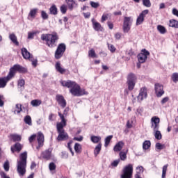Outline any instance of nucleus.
Returning <instances> with one entry per match:
<instances>
[{
  "instance_id": "1",
  "label": "nucleus",
  "mask_w": 178,
  "mask_h": 178,
  "mask_svg": "<svg viewBox=\"0 0 178 178\" xmlns=\"http://www.w3.org/2000/svg\"><path fill=\"white\" fill-rule=\"evenodd\" d=\"M60 84L63 87L70 88V92L74 97H81L83 95H88V92L84 89L81 88L80 86L74 81H61Z\"/></svg>"
},
{
  "instance_id": "2",
  "label": "nucleus",
  "mask_w": 178,
  "mask_h": 178,
  "mask_svg": "<svg viewBox=\"0 0 178 178\" xmlns=\"http://www.w3.org/2000/svg\"><path fill=\"white\" fill-rule=\"evenodd\" d=\"M22 70H23V67L19 65H15L11 67L7 76L0 78V88H5L6 84H8V81L12 80V79L15 77L16 72H22Z\"/></svg>"
},
{
  "instance_id": "3",
  "label": "nucleus",
  "mask_w": 178,
  "mask_h": 178,
  "mask_svg": "<svg viewBox=\"0 0 178 178\" xmlns=\"http://www.w3.org/2000/svg\"><path fill=\"white\" fill-rule=\"evenodd\" d=\"M27 167V152L21 154L19 160L17 161V172L19 176L26 175V168Z\"/></svg>"
},
{
  "instance_id": "4",
  "label": "nucleus",
  "mask_w": 178,
  "mask_h": 178,
  "mask_svg": "<svg viewBox=\"0 0 178 178\" xmlns=\"http://www.w3.org/2000/svg\"><path fill=\"white\" fill-rule=\"evenodd\" d=\"M59 39L58 34L56 33L52 34H42L41 40L45 41L46 44L49 47V48H54L56 47V41Z\"/></svg>"
},
{
  "instance_id": "5",
  "label": "nucleus",
  "mask_w": 178,
  "mask_h": 178,
  "mask_svg": "<svg viewBox=\"0 0 178 178\" xmlns=\"http://www.w3.org/2000/svg\"><path fill=\"white\" fill-rule=\"evenodd\" d=\"M66 126L65 122L63 123H57V131L58 133V136L57 137L58 141H65V140H67L69 138V135L67 133L65 132V129L63 127Z\"/></svg>"
},
{
  "instance_id": "6",
  "label": "nucleus",
  "mask_w": 178,
  "mask_h": 178,
  "mask_svg": "<svg viewBox=\"0 0 178 178\" xmlns=\"http://www.w3.org/2000/svg\"><path fill=\"white\" fill-rule=\"evenodd\" d=\"M136 83H137V76L133 73H129L127 78V84L129 91H133V90H134Z\"/></svg>"
},
{
  "instance_id": "7",
  "label": "nucleus",
  "mask_w": 178,
  "mask_h": 178,
  "mask_svg": "<svg viewBox=\"0 0 178 178\" xmlns=\"http://www.w3.org/2000/svg\"><path fill=\"white\" fill-rule=\"evenodd\" d=\"M133 24V17H124L122 25V30L124 33H129L130 29H131V25Z\"/></svg>"
},
{
  "instance_id": "8",
  "label": "nucleus",
  "mask_w": 178,
  "mask_h": 178,
  "mask_svg": "<svg viewBox=\"0 0 178 178\" xmlns=\"http://www.w3.org/2000/svg\"><path fill=\"white\" fill-rule=\"evenodd\" d=\"M122 172L123 174L121 175V178H131L133 176V165H127L123 168Z\"/></svg>"
},
{
  "instance_id": "9",
  "label": "nucleus",
  "mask_w": 178,
  "mask_h": 178,
  "mask_svg": "<svg viewBox=\"0 0 178 178\" xmlns=\"http://www.w3.org/2000/svg\"><path fill=\"white\" fill-rule=\"evenodd\" d=\"M66 51V45L63 43L58 44L57 49L55 52V58L56 59H60L62 56H63V54Z\"/></svg>"
},
{
  "instance_id": "10",
  "label": "nucleus",
  "mask_w": 178,
  "mask_h": 178,
  "mask_svg": "<svg viewBox=\"0 0 178 178\" xmlns=\"http://www.w3.org/2000/svg\"><path fill=\"white\" fill-rule=\"evenodd\" d=\"M149 55V51H147L145 49H142L141 53L138 55V60L139 63H145Z\"/></svg>"
},
{
  "instance_id": "11",
  "label": "nucleus",
  "mask_w": 178,
  "mask_h": 178,
  "mask_svg": "<svg viewBox=\"0 0 178 178\" xmlns=\"http://www.w3.org/2000/svg\"><path fill=\"white\" fill-rule=\"evenodd\" d=\"M149 11L148 10H144L138 16L136 19V26H140L144 23V19Z\"/></svg>"
},
{
  "instance_id": "12",
  "label": "nucleus",
  "mask_w": 178,
  "mask_h": 178,
  "mask_svg": "<svg viewBox=\"0 0 178 178\" xmlns=\"http://www.w3.org/2000/svg\"><path fill=\"white\" fill-rule=\"evenodd\" d=\"M147 95L148 94H147V90L146 88L143 87L140 88L139 91V95L137 97L138 102H141L142 101H144V99L147 98Z\"/></svg>"
},
{
  "instance_id": "13",
  "label": "nucleus",
  "mask_w": 178,
  "mask_h": 178,
  "mask_svg": "<svg viewBox=\"0 0 178 178\" xmlns=\"http://www.w3.org/2000/svg\"><path fill=\"white\" fill-rule=\"evenodd\" d=\"M160 122H161V120L159 119V118L156 116L152 117L151 118L152 129H153V130H159Z\"/></svg>"
},
{
  "instance_id": "14",
  "label": "nucleus",
  "mask_w": 178,
  "mask_h": 178,
  "mask_svg": "<svg viewBox=\"0 0 178 178\" xmlns=\"http://www.w3.org/2000/svg\"><path fill=\"white\" fill-rule=\"evenodd\" d=\"M155 92L156 97H162L163 94H165V91H163V86L159 84V83H156L155 84Z\"/></svg>"
},
{
  "instance_id": "15",
  "label": "nucleus",
  "mask_w": 178,
  "mask_h": 178,
  "mask_svg": "<svg viewBox=\"0 0 178 178\" xmlns=\"http://www.w3.org/2000/svg\"><path fill=\"white\" fill-rule=\"evenodd\" d=\"M56 100L57 101L58 105L61 106V108H66V100L62 95H57L56 96Z\"/></svg>"
},
{
  "instance_id": "16",
  "label": "nucleus",
  "mask_w": 178,
  "mask_h": 178,
  "mask_svg": "<svg viewBox=\"0 0 178 178\" xmlns=\"http://www.w3.org/2000/svg\"><path fill=\"white\" fill-rule=\"evenodd\" d=\"M37 140L38 143V146H37L36 148L37 149H40V147L44 145V134H42V133L41 132L38 133Z\"/></svg>"
},
{
  "instance_id": "17",
  "label": "nucleus",
  "mask_w": 178,
  "mask_h": 178,
  "mask_svg": "<svg viewBox=\"0 0 178 178\" xmlns=\"http://www.w3.org/2000/svg\"><path fill=\"white\" fill-rule=\"evenodd\" d=\"M92 23L93 25V29L95 31H102L103 29L99 22H95V19H92Z\"/></svg>"
},
{
  "instance_id": "18",
  "label": "nucleus",
  "mask_w": 178,
  "mask_h": 178,
  "mask_svg": "<svg viewBox=\"0 0 178 178\" xmlns=\"http://www.w3.org/2000/svg\"><path fill=\"white\" fill-rule=\"evenodd\" d=\"M38 13V8H33L30 10L28 15V19L31 20V19H35L37 13Z\"/></svg>"
},
{
  "instance_id": "19",
  "label": "nucleus",
  "mask_w": 178,
  "mask_h": 178,
  "mask_svg": "<svg viewBox=\"0 0 178 178\" xmlns=\"http://www.w3.org/2000/svg\"><path fill=\"white\" fill-rule=\"evenodd\" d=\"M55 69L56 72H58L60 74H63L66 72V69L62 67V65H60V63L59 62L56 63Z\"/></svg>"
},
{
  "instance_id": "20",
  "label": "nucleus",
  "mask_w": 178,
  "mask_h": 178,
  "mask_svg": "<svg viewBox=\"0 0 178 178\" xmlns=\"http://www.w3.org/2000/svg\"><path fill=\"white\" fill-rule=\"evenodd\" d=\"M67 112H69V108H65L64 110L63 114H61L60 112H58V116H60V118L61 119V122H57V123H63L65 122L66 124V119H65V118L67 116Z\"/></svg>"
},
{
  "instance_id": "21",
  "label": "nucleus",
  "mask_w": 178,
  "mask_h": 178,
  "mask_svg": "<svg viewBox=\"0 0 178 178\" xmlns=\"http://www.w3.org/2000/svg\"><path fill=\"white\" fill-rule=\"evenodd\" d=\"M124 146V143L122 141H120L115 145L113 150L115 152H119V151H122Z\"/></svg>"
},
{
  "instance_id": "22",
  "label": "nucleus",
  "mask_w": 178,
  "mask_h": 178,
  "mask_svg": "<svg viewBox=\"0 0 178 178\" xmlns=\"http://www.w3.org/2000/svg\"><path fill=\"white\" fill-rule=\"evenodd\" d=\"M22 55L24 59H30L31 58V54H30V52L26 48L22 49Z\"/></svg>"
},
{
  "instance_id": "23",
  "label": "nucleus",
  "mask_w": 178,
  "mask_h": 178,
  "mask_svg": "<svg viewBox=\"0 0 178 178\" xmlns=\"http://www.w3.org/2000/svg\"><path fill=\"white\" fill-rule=\"evenodd\" d=\"M11 151L13 154L15 152V151H17L18 152H20L22 151V144L17 143L15 145L11 147Z\"/></svg>"
},
{
  "instance_id": "24",
  "label": "nucleus",
  "mask_w": 178,
  "mask_h": 178,
  "mask_svg": "<svg viewBox=\"0 0 178 178\" xmlns=\"http://www.w3.org/2000/svg\"><path fill=\"white\" fill-rule=\"evenodd\" d=\"M9 38L13 42V44H15V45H19V42L17 41V37H16V35L14 33H10L9 35Z\"/></svg>"
},
{
  "instance_id": "25",
  "label": "nucleus",
  "mask_w": 178,
  "mask_h": 178,
  "mask_svg": "<svg viewBox=\"0 0 178 178\" xmlns=\"http://www.w3.org/2000/svg\"><path fill=\"white\" fill-rule=\"evenodd\" d=\"M90 140L92 141V143H93L94 144H99V143H101V136H92L90 137Z\"/></svg>"
},
{
  "instance_id": "26",
  "label": "nucleus",
  "mask_w": 178,
  "mask_h": 178,
  "mask_svg": "<svg viewBox=\"0 0 178 178\" xmlns=\"http://www.w3.org/2000/svg\"><path fill=\"white\" fill-rule=\"evenodd\" d=\"M42 104V102L40 99H33L31 102V105L33 107L36 108L37 106H40Z\"/></svg>"
},
{
  "instance_id": "27",
  "label": "nucleus",
  "mask_w": 178,
  "mask_h": 178,
  "mask_svg": "<svg viewBox=\"0 0 178 178\" xmlns=\"http://www.w3.org/2000/svg\"><path fill=\"white\" fill-rule=\"evenodd\" d=\"M102 148V144H101V143H99L95 148L94 150V154L95 156H97L98 155V154H99V152H101V149Z\"/></svg>"
},
{
  "instance_id": "28",
  "label": "nucleus",
  "mask_w": 178,
  "mask_h": 178,
  "mask_svg": "<svg viewBox=\"0 0 178 178\" xmlns=\"http://www.w3.org/2000/svg\"><path fill=\"white\" fill-rule=\"evenodd\" d=\"M49 13L50 15H58V8H56V6H51V7L49 8Z\"/></svg>"
},
{
  "instance_id": "29",
  "label": "nucleus",
  "mask_w": 178,
  "mask_h": 178,
  "mask_svg": "<svg viewBox=\"0 0 178 178\" xmlns=\"http://www.w3.org/2000/svg\"><path fill=\"white\" fill-rule=\"evenodd\" d=\"M143 113H144V109H143V108H137L135 112V115L137 118H140L143 116Z\"/></svg>"
},
{
  "instance_id": "30",
  "label": "nucleus",
  "mask_w": 178,
  "mask_h": 178,
  "mask_svg": "<svg viewBox=\"0 0 178 178\" xmlns=\"http://www.w3.org/2000/svg\"><path fill=\"white\" fill-rule=\"evenodd\" d=\"M22 111H23V109L22 108V104H17L15 106V110L13 111L15 115H17L20 113V112H22Z\"/></svg>"
},
{
  "instance_id": "31",
  "label": "nucleus",
  "mask_w": 178,
  "mask_h": 178,
  "mask_svg": "<svg viewBox=\"0 0 178 178\" xmlns=\"http://www.w3.org/2000/svg\"><path fill=\"white\" fill-rule=\"evenodd\" d=\"M153 131H154V137L156 140H162V134L158 131V129L153 130Z\"/></svg>"
},
{
  "instance_id": "32",
  "label": "nucleus",
  "mask_w": 178,
  "mask_h": 178,
  "mask_svg": "<svg viewBox=\"0 0 178 178\" xmlns=\"http://www.w3.org/2000/svg\"><path fill=\"white\" fill-rule=\"evenodd\" d=\"M42 156L44 159H49L51 158V152L49 150H46L42 153Z\"/></svg>"
},
{
  "instance_id": "33",
  "label": "nucleus",
  "mask_w": 178,
  "mask_h": 178,
  "mask_svg": "<svg viewBox=\"0 0 178 178\" xmlns=\"http://www.w3.org/2000/svg\"><path fill=\"white\" fill-rule=\"evenodd\" d=\"M169 26L170 27H174L175 29H178V21L175 19L170 20Z\"/></svg>"
},
{
  "instance_id": "34",
  "label": "nucleus",
  "mask_w": 178,
  "mask_h": 178,
  "mask_svg": "<svg viewBox=\"0 0 178 178\" xmlns=\"http://www.w3.org/2000/svg\"><path fill=\"white\" fill-rule=\"evenodd\" d=\"M10 137L13 141H21L22 140V136L17 134H11Z\"/></svg>"
},
{
  "instance_id": "35",
  "label": "nucleus",
  "mask_w": 178,
  "mask_h": 178,
  "mask_svg": "<svg viewBox=\"0 0 178 178\" xmlns=\"http://www.w3.org/2000/svg\"><path fill=\"white\" fill-rule=\"evenodd\" d=\"M157 30L160 32V34H165L166 33V28L162 25L157 26Z\"/></svg>"
},
{
  "instance_id": "36",
  "label": "nucleus",
  "mask_w": 178,
  "mask_h": 178,
  "mask_svg": "<svg viewBox=\"0 0 178 178\" xmlns=\"http://www.w3.org/2000/svg\"><path fill=\"white\" fill-rule=\"evenodd\" d=\"M127 151L128 150L120 152V158L121 161H126V159H127Z\"/></svg>"
},
{
  "instance_id": "37",
  "label": "nucleus",
  "mask_w": 178,
  "mask_h": 178,
  "mask_svg": "<svg viewBox=\"0 0 178 178\" xmlns=\"http://www.w3.org/2000/svg\"><path fill=\"white\" fill-rule=\"evenodd\" d=\"M74 151H75V152H76V154H81V145H80L79 143H75Z\"/></svg>"
},
{
  "instance_id": "38",
  "label": "nucleus",
  "mask_w": 178,
  "mask_h": 178,
  "mask_svg": "<svg viewBox=\"0 0 178 178\" xmlns=\"http://www.w3.org/2000/svg\"><path fill=\"white\" fill-rule=\"evenodd\" d=\"M151 147V141L149 140H145L143 144V149H148Z\"/></svg>"
},
{
  "instance_id": "39",
  "label": "nucleus",
  "mask_w": 178,
  "mask_h": 178,
  "mask_svg": "<svg viewBox=\"0 0 178 178\" xmlns=\"http://www.w3.org/2000/svg\"><path fill=\"white\" fill-rule=\"evenodd\" d=\"M112 138H113V136H112V135H110L105 138L104 147H108V145H109V143H111V140H112Z\"/></svg>"
},
{
  "instance_id": "40",
  "label": "nucleus",
  "mask_w": 178,
  "mask_h": 178,
  "mask_svg": "<svg viewBox=\"0 0 178 178\" xmlns=\"http://www.w3.org/2000/svg\"><path fill=\"white\" fill-rule=\"evenodd\" d=\"M107 45L108 50L110 51V52H111V54H115V52H116V47H115V45L109 43H108Z\"/></svg>"
},
{
  "instance_id": "41",
  "label": "nucleus",
  "mask_w": 178,
  "mask_h": 178,
  "mask_svg": "<svg viewBox=\"0 0 178 178\" xmlns=\"http://www.w3.org/2000/svg\"><path fill=\"white\" fill-rule=\"evenodd\" d=\"M168 166H169V165L166 164L163 167L161 178H166V172H168Z\"/></svg>"
},
{
  "instance_id": "42",
  "label": "nucleus",
  "mask_w": 178,
  "mask_h": 178,
  "mask_svg": "<svg viewBox=\"0 0 178 178\" xmlns=\"http://www.w3.org/2000/svg\"><path fill=\"white\" fill-rule=\"evenodd\" d=\"M24 122L28 124L29 126H31V124H33V123L31 122V117H30V115H26L24 118Z\"/></svg>"
},
{
  "instance_id": "43",
  "label": "nucleus",
  "mask_w": 178,
  "mask_h": 178,
  "mask_svg": "<svg viewBox=\"0 0 178 178\" xmlns=\"http://www.w3.org/2000/svg\"><path fill=\"white\" fill-rule=\"evenodd\" d=\"M88 56H90V58H97V54H95V51L94 49H90L88 51Z\"/></svg>"
},
{
  "instance_id": "44",
  "label": "nucleus",
  "mask_w": 178,
  "mask_h": 178,
  "mask_svg": "<svg viewBox=\"0 0 178 178\" xmlns=\"http://www.w3.org/2000/svg\"><path fill=\"white\" fill-rule=\"evenodd\" d=\"M144 172V167L140 165L136 167V175H140Z\"/></svg>"
},
{
  "instance_id": "45",
  "label": "nucleus",
  "mask_w": 178,
  "mask_h": 178,
  "mask_svg": "<svg viewBox=\"0 0 178 178\" xmlns=\"http://www.w3.org/2000/svg\"><path fill=\"white\" fill-rule=\"evenodd\" d=\"M143 4L146 8H151V1L150 0H142Z\"/></svg>"
},
{
  "instance_id": "46",
  "label": "nucleus",
  "mask_w": 178,
  "mask_h": 178,
  "mask_svg": "<svg viewBox=\"0 0 178 178\" xmlns=\"http://www.w3.org/2000/svg\"><path fill=\"white\" fill-rule=\"evenodd\" d=\"M38 31H35V32H29L28 33V38L29 40H33V38H34V35H35V34H38Z\"/></svg>"
},
{
  "instance_id": "47",
  "label": "nucleus",
  "mask_w": 178,
  "mask_h": 178,
  "mask_svg": "<svg viewBox=\"0 0 178 178\" xmlns=\"http://www.w3.org/2000/svg\"><path fill=\"white\" fill-rule=\"evenodd\" d=\"M3 168H4V170H6V172H9V161H6L4 164H3Z\"/></svg>"
},
{
  "instance_id": "48",
  "label": "nucleus",
  "mask_w": 178,
  "mask_h": 178,
  "mask_svg": "<svg viewBox=\"0 0 178 178\" xmlns=\"http://www.w3.org/2000/svg\"><path fill=\"white\" fill-rule=\"evenodd\" d=\"M41 17L43 19V20H47L48 19V14L44 10L41 12Z\"/></svg>"
},
{
  "instance_id": "49",
  "label": "nucleus",
  "mask_w": 178,
  "mask_h": 178,
  "mask_svg": "<svg viewBox=\"0 0 178 178\" xmlns=\"http://www.w3.org/2000/svg\"><path fill=\"white\" fill-rule=\"evenodd\" d=\"M108 17H109V14H103L101 20L102 23L106 22V20H108Z\"/></svg>"
},
{
  "instance_id": "50",
  "label": "nucleus",
  "mask_w": 178,
  "mask_h": 178,
  "mask_svg": "<svg viewBox=\"0 0 178 178\" xmlns=\"http://www.w3.org/2000/svg\"><path fill=\"white\" fill-rule=\"evenodd\" d=\"M172 81L177 83L178 81V73H174L172 76Z\"/></svg>"
},
{
  "instance_id": "51",
  "label": "nucleus",
  "mask_w": 178,
  "mask_h": 178,
  "mask_svg": "<svg viewBox=\"0 0 178 178\" xmlns=\"http://www.w3.org/2000/svg\"><path fill=\"white\" fill-rule=\"evenodd\" d=\"M156 149H163L165 148V145H162L159 143H156Z\"/></svg>"
},
{
  "instance_id": "52",
  "label": "nucleus",
  "mask_w": 178,
  "mask_h": 178,
  "mask_svg": "<svg viewBox=\"0 0 178 178\" xmlns=\"http://www.w3.org/2000/svg\"><path fill=\"white\" fill-rule=\"evenodd\" d=\"M49 170H55V169H56V165L54 163H50L49 165Z\"/></svg>"
},
{
  "instance_id": "53",
  "label": "nucleus",
  "mask_w": 178,
  "mask_h": 178,
  "mask_svg": "<svg viewBox=\"0 0 178 178\" xmlns=\"http://www.w3.org/2000/svg\"><path fill=\"white\" fill-rule=\"evenodd\" d=\"M90 6H92V8H97L99 6V3L90 1Z\"/></svg>"
},
{
  "instance_id": "54",
  "label": "nucleus",
  "mask_w": 178,
  "mask_h": 178,
  "mask_svg": "<svg viewBox=\"0 0 178 178\" xmlns=\"http://www.w3.org/2000/svg\"><path fill=\"white\" fill-rule=\"evenodd\" d=\"M67 10V6H66L65 5H63L60 7V12L63 13V14L66 13Z\"/></svg>"
},
{
  "instance_id": "55",
  "label": "nucleus",
  "mask_w": 178,
  "mask_h": 178,
  "mask_svg": "<svg viewBox=\"0 0 178 178\" xmlns=\"http://www.w3.org/2000/svg\"><path fill=\"white\" fill-rule=\"evenodd\" d=\"M75 2L74 1H72L71 3H67V6H68V8L70 10H73V8H74V5H75Z\"/></svg>"
},
{
  "instance_id": "56",
  "label": "nucleus",
  "mask_w": 178,
  "mask_h": 178,
  "mask_svg": "<svg viewBox=\"0 0 178 178\" xmlns=\"http://www.w3.org/2000/svg\"><path fill=\"white\" fill-rule=\"evenodd\" d=\"M72 141H70V142H69L68 143H67V148H68V149H70V152H71V154H72V156H73V155H74V152H73V149H72V146H71V145H72Z\"/></svg>"
},
{
  "instance_id": "57",
  "label": "nucleus",
  "mask_w": 178,
  "mask_h": 178,
  "mask_svg": "<svg viewBox=\"0 0 178 178\" xmlns=\"http://www.w3.org/2000/svg\"><path fill=\"white\" fill-rule=\"evenodd\" d=\"M3 99H5V97H3V95H0V107L2 108V106H3L4 105V102H3Z\"/></svg>"
},
{
  "instance_id": "58",
  "label": "nucleus",
  "mask_w": 178,
  "mask_h": 178,
  "mask_svg": "<svg viewBox=\"0 0 178 178\" xmlns=\"http://www.w3.org/2000/svg\"><path fill=\"white\" fill-rule=\"evenodd\" d=\"M25 84V81L24 79H21L18 81V87H24Z\"/></svg>"
},
{
  "instance_id": "59",
  "label": "nucleus",
  "mask_w": 178,
  "mask_h": 178,
  "mask_svg": "<svg viewBox=\"0 0 178 178\" xmlns=\"http://www.w3.org/2000/svg\"><path fill=\"white\" fill-rule=\"evenodd\" d=\"M115 40H120L121 37H122V34L120 33H117L115 34L114 35Z\"/></svg>"
},
{
  "instance_id": "60",
  "label": "nucleus",
  "mask_w": 178,
  "mask_h": 178,
  "mask_svg": "<svg viewBox=\"0 0 178 178\" xmlns=\"http://www.w3.org/2000/svg\"><path fill=\"white\" fill-rule=\"evenodd\" d=\"M107 25H108V27L110 30L113 29V23H112L111 22H108Z\"/></svg>"
},
{
  "instance_id": "61",
  "label": "nucleus",
  "mask_w": 178,
  "mask_h": 178,
  "mask_svg": "<svg viewBox=\"0 0 178 178\" xmlns=\"http://www.w3.org/2000/svg\"><path fill=\"white\" fill-rule=\"evenodd\" d=\"M61 156H62V158H63L64 159H67V158L69 156V155L67 154V152H63Z\"/></svg>"
},
{
  "instance_id": "62",
  "label": "nucleus",
  "mask_w": 178,
  "mask_h": 178,
  "mask_svg": "<svg viewBox=\"0 0 178 178\" xmlns=\"http://www.w3.org/2000/svg\"><path fill=\"white\" fill-rule=\"evenodd\" d=\"M120 162V160H115V161H114L112 163H111V165H112V166H115V167H116V166H118V165H119V163Z\"/></svg>"
},
{
  "instance_id": "63",
  "label": "nucleus",
  "mask_w": 178,
  "mask_h": 178,
  "mask_svg": "<svg viewBox=\"0 0 178 178\" xmlns=\"http://www.w3.org/2000/svg\"><path fill=\"white\" fill-rule=\"evenodd\" d=\"M172 15H174V16H177V17H178V10L176 8H173L172 9Z\"/></svg>"
},
{
  "instance_id": "64",
  "label": "nucleus",
  "mask_w": 178,
  "mask_h": 178,
  "mask_svg": "<svg viewBox=\"0 0 178 178\" xmlns=\"http://www.w3.org/2000/svg\"><path fill=\"white\" fill-rule=\"evenodd\" d=\"M168 101H169V97H164V98L161 100V104L163 105V104H166V102H168Z\"/></svg>"
}]
</instances>
